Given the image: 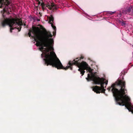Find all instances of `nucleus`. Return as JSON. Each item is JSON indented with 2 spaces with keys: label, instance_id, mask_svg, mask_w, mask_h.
<instances>
[{
  "label": "nucleus",
  "instance_id": "2",
  "mask_svg": "<svg viewBox=\"0 0 133 133\" xmlns=\"http://www.w3.org/2000/svg\"><path fill=\"white\" fill-rule=\"evenodd\" d=\"M13 6L12 4L9 2V0H0V8H4L3 11H2L3 13V16L4 19L2 22V25L4 26L6 25H8L10 28V32L14 28L18 29V18H5V14L6 13L9 14L10 12H11L12 10Z\"/></svg>",
  "mask_w": 133,
  "mask_h": 133
},
{
  "label": "nucleus",
  "instance_id": "5",
  "mask_svg": "<svg viewBox=\"0 0 133 133\" xmlns=\"http://www.w3.org/2000/svg\"><path fill=\"white\" fill-rule=\"evenodd\" d=\"M131 11V9L130 8H129V9H128V10H127V11H126L127 14H129Z\"/></svg>",
  "mask_w": 133,
  "mask_h": 133
},
{
  "label": "nucleus",
  "instance_id": "6",
  "mask_svg": "<svg viewBox=\"0 0 133 133\" xmlns=\"http://www.w3.org/2000/svg\"><path fill=\"white\" fill-rule=\"evenodd\" d=\"M54 34H55V32H53V35H54Z\"/></svg>",
  "mask_w": 133,
  "mask_h": 133
},
{
  "label": "nucleus",
  "instance_id": "4",
  "mask_svg": "<svg viewBox=\"0 0 133 133\" xmlns=\"http://www.w3.org/2000/svg\"><path fill=\"white\" fill-rule=\"evenodd\" d=\"M47 7L50 10L52 9L54 10L57 9V7L56 6L53 4H51V5H48Z\"/></svg>",
  "mask_w": 133,
  "mask_h": 133
},
{
  "label": "nucleus",
  "instance_id": "3",
  "mask_svg": "<svg viewBox=\"0 0 133 133\" xmlns=\"http://www.w3.org/2000/svg\"><path fill=\"white\" fill-rule=\"evenodd\" d=\"M48 18L49 19V23L51 24V26L55 31L56 30V26L53 25L54 23V17L53 16L51 15L50 17L48 16Z\"/></svg>",
  "mask_w": 133,
  "mask_h": 133
},
{
  "label": "nucleus",
  "instance_id": "7",
  "mask_svg": "<svg viewBox=\"0 0 133 133\" xmlns=\"http://www.w3.org/2000/svg\"><path fill=\"white\" fill-rule=\"evenodd\" d=\"M37 20L38 21H39V19H38Z\"/></svg>",
  "mask_w": 133,
  "mask_h": 133
},
{
  "label": "nucleus",
  "instance_id": "1",
  "mask_svg": "<svg viewBox=\"0 0 133 133\" xmlns=\"http://www.w3.org/2000/svg\"><path fill=\"white\" fill-rule=\"evenodd\" d=\"M52 35H44V61L45 64L47 66L49 65L55 67L58 69H64L66 70L70 68L71 70L72 68L70 66L75 64L79 68L78 70L79 71L82 76L84 75L85 72L84 70L88 69V70L90 73V74H88V77L86 79L88 81H92L96 84H100L101 87L96 86L92 87L93 91L97 93H99L101 92H102L105 91L104 89V84H105V87L107 85L108 81L103 78H100L96 76V73L91 72V70L90 68L88 67V65L85 62H81L80 58H77L72 61H70L69 63V65H68L64 68L60 60L57 58L55 53L53 51L48 53L50 51L54 50L52 45L53 40L52 38H49L51 37Z\"/></svg>",
  "mask_w": 133,
  "mask_h": 133
}]
</instances>
